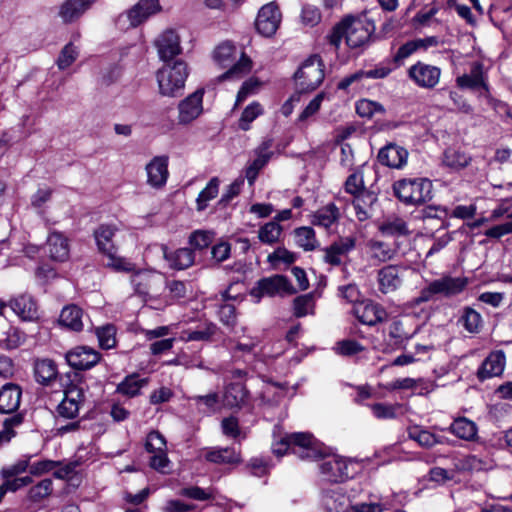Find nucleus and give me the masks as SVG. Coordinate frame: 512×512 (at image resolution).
Here are the masks:
<instances>
[{
	"instance_id": "de8ad7c7",
	"label": "nucleus",
	"mask_w": 512,
	"mask_h": 512,
	"mask_svg": "<svg viewBox=\"0 0 512 512\" xmlns=\"http://www.w3.org/2000/svg\"><path fill=\"white\" fill-rule=\"evenodd\" d=\"M236 47L230 42H224L217 46L214 51L215 61L223 68L232 64L236 58Z\"/></svg>"
},
{
	"instance_id": "1a4fd4ad",
	"label": "nucleus",
	"mask_w": 512,
	"mask_h": 512,
	"mask_svg": "<svg viewBox=\"0 0 512 512\" xmlns=\"http://www.w3.org/2000/svg\"><path fill=\"white\" fill-rule=\"evenodd\" d=\"M320 471L325 480L331 483H342L352 477L350 463L339 456L322 457Z\"/></svg>"
},
{
	"instance_id": "ddd939ff",
	"label": "nucleus",
	"mask_w": 512,
	"mask_h": 512,
	"mask_svg": "<svg viewBox=\"0 0 512 512\" xmlns=\"http://www.w3.org/2000/svg\"><path fill=\"white\" fill-rule=\"evenodd\" d=\"M441 69L418 61L408 69V77L421 88H434L440 79Z\"/></svg>"
},
{
	"instance_id": "c756f323",
	"label": "nucleus",
	"mask_w": 512,
	"mask_h": 512,
	"mask_svg": "<svg viewBox=\"0 0 512 512\" xmlns=\"http://www.w3.org/2000/svg\"><path fill=\"white\" fill-rule=\"evenodd\" d=\"M438 295L446 298L456 296L463 292L468 285L466 277L443 276L434 280Z\"/></svg>"
},
{
	"instance_id": "ea45409f",
	"label": "nucleus",
	"mask_w": 512,
	"mask_h": 512,
	"mask_svg": "<svg viewBox=\"0 0 512 512\" xmlns=\"http://www.w3.org/2000/svg\"><path fill=\"white\" fill-rule=\"evenodd\" d=\"M215 232L211 230H195L193 231L189 238L188 244L190 245V249L195 251H203L210 247L214 241Z\"/></svg>"
},
{
	"instance_id": "a211bd4d",
	"label": "nucleus",
	"mask_w": 512,
	"mask_h": 512,
	"mask_svg": "<svg viewBox=\"0 0 512 512\" xmlns=\"http://www.w3.org/2000/svg\"><path fill=\"white\" fill-rule=\"evenodd\" d=\"M320 504L327 512H347L350 500L344 489L337 486L322 489Z\"/></svg>"
},
{
	"instance_id": "0e129e2a",
	"label": "nucleus",
	"mask_w": 512,
	"mask_h": 512,
	"mask_svg": "<svg viewBox=\"0 0 512 512\" xmlns=\"http://www.w3.org/2000/svg\"><path fill=\"white\" fill-rule=\"evenodd\" d=\"M77 57V48L72 43L66 44L57 59L59 69L64 70L68 68L77 59Z\"/></svg>"
},
{
	"instance_id": "423d86ee",
	"label": "nucleus",
	"mask_w": 512,
	"mask_h": 512,
	"mask_svg": "<svg viewBox=\"0 0 512 512\" xmlns=\"http://www.w3.org/2000/svg\"><path fill=\"white\" fill-rule=\"evenodd\" d=\"M297 292L289 279L280 274L270 277L261 278L256 282V285L251 289V296L260 301L264 296H287L293 295Z\"/></svg>"
},
{
	"instance_id": "5701e85b",
	"label": "nucleus",
	"mask_w": 512,
	"mask_h": 512,
	"mask_svg": "<svg viewBox=\"0 0 512 512\" xmlns=\"http://www.w3.org/2000/svg\"><path fill=\"white\" fill-rule=\"evenodd\" d=\"M404 270L398 265H387L381 268L378 271L379 290L384 294L396 291L402 285Z\"/></svg>"
},
{
	"instance_id": "9b49d317",
	"label": "nucleus",
	"mask_w": 512,
	"mask_h": 512,
	"mask_svg": "<svg viewBox=\"0 0 512 512\" xmlns=\"http://www.w3.org/2000/svg\"><path fill=\"white\" fill-rule=\"evenodd\" d=\"M356 246V238L352 236L339 237L329 246L322 249L324 252L323 261L334 267L343 264V258L354 250Z\"/></svg>"
},
{
	"instance_id": "7c9ffc66",
	"label": "nucleus",
	"mask_w": 512,
	"mask_h": 512,
	"mask_svg": "<svg viewBox=\"0 0 512 512\" xmlns=\"http://www.w3.org/2000/svg\"><path fill=\"white\" fill-rule=\"evenodd\" d=\"M116 232L117 227L110 224H101L94 231L97 247L103 255L117 249L113 241Z\"/></svg>"
},
{
	"instance_id": "72a5a7b5",
	"label": "nucleus",
	"mask_w": 512,
	"mask_h": 512,
	"mask_svg": "<svg viewBox=\"0 0 512 512\" xmlns=\"http://www.w3.org/2000/svg\"><path fill=\"white\" fill-rule=\"evenodd\" d=\"M34 374L39 384L49 385L58 375L57 365L51 359H38L34 364Z\"/></svg>"
},
{
	"instance_id": "bb28decb",
	"label": "nucleus",
	"mask_w": 512,
	"mask_h": 512,
	"mask_svg": "<svg viewBox=\"0 0 512 512\" xmlns=\"http://www.w3.org/2000/svg\"><path fill=\"white\" fill-rule=\"evenodd\" d=\"M505 367V355L502 351H496L491 354L482 362L477 371V377L480 381L488 378L500 376Z\"/></svg>"
},
{
	"instance_id": "603ef678",
	"label": "nucleus",
	"mask_w": 512,
	"mask_h": 512,
	"mask_svg": "<svg viewBox=\"0 0 512 512\" xmlns=\"http://www.w3.org/2000/svg\"><path fill=\"white\" fill-rule=\"evenodd\" d=\"M261 114H263V108L260 103L252 102L249 104L239 119V128L243 131L250 129V124Z\"/></svg>"
},
{
	"instance_id": "6e6552de",
	"label": "nucleus",
	"mask_w": 512,
	"mask_h": 512,
	"mask_svg": "<svg viewBox=\"0 0 512 512\" xmlns=\"http://www.w3.org/2000/svg\"><path fill=\"white\" fill-rule=\"evenodd\" d=\"M84 402L85 393L83 388L73 383L69 384L64 390L62 401L56 407L57 419H76Z\"/></svg>"
},
{
	"instance_id": "e433bc0d",
	"label": "nucleus",
	"mask_w": 512,
	"mask_h": 512,
	"mask_svg": "<svg viewBox=\"0 0 512 512\" xmlns=\"http://www.w3.org/2000/svg\"><path fill=\"white\" fill-rule=\"evenodd\" d=\"M206 460L215 464H238L241 455L232 447L213 449L206 454Z\"/></svg>"
},
{
	"instance_id": "c03bdc74",
	"label": "nucleus",
	"mask_w": 512,
	"mask_h": 512,
	"mask_svg": "<svg viewBox=\"0 0 512 512\" xmlns=\"http://www.w3.org/2000/svg\"><path fill=\"white\" fill-rule=\"evenodd\" d=\"M469 333H478L482 325V317L479 312L471 307H464L458 320Z\"/></svg>"
},
{
	"instance_id": "69168bd1",
	"label": "nucleus",
	"mask_w": 512,
	"mask_h": 512,
	"mask_svg": "<svg viewBox=\"0 0 512 512\" xmlns=\"http://www.w3.org/2000/svg\"><path fill=\"white\" fill-rule=\"evenodd\" d=\"M349 19H345V17L337 23L331 30V32L327 35V40L330 45L334 46L335 49H338L343 37L346 38V23H348Z\"/></svg>"
},
{
	"instance_id": "4468645a",
	"label": "nucleus",
	"mask_w": 512,
	"mask_h": 512,
	"mask_svg": "<svg viewBox=\"0 0 512 512\" xmlns=\"http://www.w3.org/2000/svg\"><path fill=\"white\" fill-rule=\"evenodd\" d=\"M65 359L75 370H89L100 361L101 355L90 347L77 346L65 354Z\"/></svg>"
},
{
	"instance_id": "5fc2aeb1",
	"label": "nucleus",
	"mask_w": 512,
	"mask_h": 512,
	"mask_svg": "<svg viewBox=\"0 0 512 512\" xmlns=\"http://www.w3.org/2000/svg\"><path fill=\"white\" fill-rule=\"evenodd\" d=\"M96 335L99 341V345L102 349H111L115 347L116 329L113 325L108 324L106 326L97 328Z\"/></svg>"
},
{
	"instance_id": "f03ea898",
	"label": "nucleus",
	"mask_w": 512,
	"mask_h": 512,
	"mask_svg": "<svg viewBox=\"0 0 512 512\" xmlns=\"http://www.w3.org/2000/svg\"><path fill=\"white\" fill-rule=\"evenodd\" d=\"M432 181L427 178H405L393 184L394 195L406 205H421L432 199Z\"/></svg>"
},
{
	"instance_id": "338daca9",
	"label": "nucleus",
	"mask_w": 512,
	"mask_h": 512,
	"mask_svg": "<svg viewBox=\"0 0 512 512\" xmlns=\"http://www.w3.org/2000/svg\"><path fill=\"white\" fill-rule=\"evenodd\" d=\"M345 191L353 196L359 194L362 190H367L364 186L363 177L359 172H354L348 176L344 184Z\"/></svg>"
},
{
	"instance_id": "a19ab883",
	"label": "nucleus",
	"mask_w": 512,
	"mask_h": 512,
	"mask_svg": "<svg viewBox=\"0 0 512 512\" xmlns=\"http://www.w3.org/2000/svg\"><path fill=\"white\" fill-rule=\"evenodd\" d=\"M409 439L416 441L423 448H431L441 440L433 433L421 429L419 426H411L407 429Z\"/></svg>"
},
{
	"instance_id": "09e8293b",
	"label": "nucleus",
	"mask_w": 512,
	"mask_h": 512,
	"mask_svg": "<svg viewBox=\"0 0 512 512\" xmlns=\"http://www.w3.org/2000/svg\"><path fill=\"white\" fill-rule=\"evenodd\" d=\"M219 191V179L217 177L212 178L207 186L199 193L197 197V210L203 211L207 208L208 202L214 199Z\"/></svg>"
},
{
	"instance_id": "37998d69",
	"label": "nucleus",
	"mask_w": 512,
	"mask_h": 512,
	"mask_svg": "<svg viewBox=\"0 0 512 512\" xmlns=\"http://www.w3.org/2000/svg\"><path fill=\"white\" fill-rule=\"evenodd\" d=\"M296 244L305 251H313L317 247V239L313 228L303 226L294 230Z\"/></svg>"
},
{
	"instance_id": "3c124183",
	"label": "nucleus",
	"mask_w": 512,
	"mask_h": 512,
	"mask_svg": "<svg viewBox=\"0 0 512 512\" xmlns=\"http://www.w3.org/2000/svg\"><path fill=\"white\" fill-rule=\"evenodd\" d=\"M53 491V482L50 478H45L32 486L28 491V499L31 502H40L51 495Z\"/></svg>"
},
{
	"instance_id": "0eeeda50",
	"label": "nucleus",
	"mask_w": 512,
	"mask_h": 512,
	"mask_svg": "<svg viewBox=\"0 0 512 512\" xmlns=\"http://www.w3.org/2000/svg\"><path fill=\"white\" fill-rule=\"evenodd\" d=\"M418 332L413 328L410 320L394 318L387 328V335L384 338L387 351L405 349L407 343Z\"/></svg>"
},
{
	"instance_id": "412c9836",
	"label": "nucleus",
	"mask_w": 512,
	"mask_h": 512,
	"mask_svg": "<svg viewBox=\"0 0 512 512\" xmlns=\"http://www.w3.org/2000/svg\"><path fill=\"white\" fill-rule=\"evenodd\" d=\"M353 311L359 322L368 326H374L387 318L385 309L372 301L355 305Z\"/></svg>"
},
{
	"instance_id": "79ce46f5",
	"label": "nucleus",
	"mask_w": 512,
	"mask_h": 512,
	"mask_svg": "<svg viewBox=\"0 0 512 512\" xmlns=\"http://www.w3.org/2000/svg\"><path fill=\"white\" fill-rule=\"evenodd\" d=\"M470 161L469 156L454 148H447L443 153V164L453 170L465 168Z\"/></svg>"
},
{
	"instance_id": "a878e982",
	"label": "nucleus",
	"mask_w": 512,
	"mask_h": 512,
	"mask_svg": "<svg viewBox=\"0 0 512 512\" xmlns=\"http://www.w3.org/2000/svg\"><path fill=\"white\" fill-rule=\"evenodd\" d=\"M22 397L21 388L14 383H7L0 389V413L12 414L20 406Z\"/></svg>"
},
{
	"instance_id": "4d7b16f0",
	"label": "nucleus",
	"mask_w": 512,
	"mask_h": 512,
	"mask_svg": "<svg viewBox=\"0 0 512 512\" xmlns=\"http://www.w3.org/2000/svg\"><path fill=\"white\" fill-rule=\"evenodd\" d=\"M107 258L105 265L119 272H130L134 269V265L125 258L117 256V249L104 254Z\"/></svg>"
},
{
	"instance_id": "6e6d98bb",
	"label": "nucleus",
	"mask_w": 512,
	"mask_h": 512,
	"mask_svg": "<svg viewBox=\"0 0 512 512\" xmlns=\"http://www.w3.org/2000/svg\"><path fill=\"white\" fill-rule=\"evenodd\" d=\"M273 142L271 139L263 141L260 146L256 149V158L252 161V165L259 171L266 166L271 159L273 152L270 151Z\"/></svg>"
},
{
	"instance_id": "052dcab7",
	"label": "nucleus",
	"mask_w": 512,
	"mask_h": 512,
	"mask_svg": "<svg viewBox=\"0 0 512 512\" xmlns=\"http://www.w3.org/2000/svg\"><path fill=\"white\" fill-rule=\"evenodd\" d=\"M24 421L22 413H16L13 416L6 418L3 422V431L0 433V440L9 442L12 437L16 435L13 427L19 426Z\"/></svg>"
},
{
	"instance_id": "2f4dec72",
	"label": "nucleus",
	"mask_w": 512,
	"mask_h": 512,
	"mask_svg": "<svg viewBox=\"0 0 512 512\" xmlns=\"http://www.w3.org/2000/svg\"><path fill=\"white\" fill-rule=\"evenodd\" d=\"M83 311L77 305L65 306L59 317V324L71 331L79 332L83 329Z\"/></svg>"
},
{
	"instance_id": "b1692460",
	"label": "nucleus",
	"mask_w": 512,
	"mask_h": 512,
	"mask_svg": "<svg viewBox=\"0 0 512 512\" xmlns=\"http://www.w3.org/2000/svg\"><path fill=\"white\" fill-rule=\"evenodd\" d=\"M408 152L396 144H387L378 152L377 159L381 165L389 168H401L406 164Z\"/></svg>"
},
{
	"instance_id": "f8f14e48",
	"label": "nucleus",
	"mask_w": 512,
	"mask_h": 512,
	"mask_svg": "<svg viewBox=\"0 0 512 512\" xmlns=\"http://www.w3.org/2000/svg\"><path fill=\"white\" fill-rule=\"evenodd\" d=\"M280 21L281 13L278 6L268 3L259 10L255 27L261 35L271 37L277 31Z\"/></svg>"
},
{
	"instance_id": "4c0bfd02",
	"label": "nucleus",
	"mask_w": 512,
	"mask_h": 512,
	"mask_svg": "<svg viewBox=\"0 0 512 512\" xmlns=\"http://www.w3.org/2000/svg\"><path fill=\"white\" fill-rule=\"evenodd\" d=\"M251 69V59L244 52H241L239 60L233 63L225 73L221 74L218 77V79L219 81H224L228 79H240L244 77L246 74H248Z\"/></svg>"
},
{
	"instance_id": "e2e57ef3",
	"label": "nucleus",
	"mask_w": 512,
	"mask_h": 512,
	"mask_svg": "<svg viewBox=\"0 0 512 512\" xmlns=\"http://www.w3.org/2000/svg\"><path fill=\"white\" fill-rule=\"evenodd\" d=\"M448 216V209L442 206H426L422 210V218L423 220L427 219H438L442 222L441 228H448L449 223L445 221Z\"/></svg>"
},
{
	"instance_id": "13d9d810",
	"label": "nucleus",
	"mask_w": 512,
	"mask_h": 512,
	"mask_svg": "<svg viewBox=\"0 0 512 512\" xmlns=\"http://www.w3.org/2000/svg\"><path fill=\"white\" fill-rule=\"evenodd\" d=\"M145 449L149 453L164 452L167 449V443L164 436L156 430L148 433L145 443Z\"/></svg>"
},
{
	"instance_id": "f3484780",
	"label": "nucleus",
	"mask_w": 512,
	"mask_h": 512,
	"mask_svg": "<svg viewBox=\"0 0 512 512\" xmlns=\"http://www.w3.org/2000/svg\"><path fill=\"white\" fill-rule=\"evenodd\" d=\"M203 95L204 89H197L179 103V123L188 124L200 116L203 111Z\"/></svg>"
},
{
	"instance_id": "864d4df0",
	"label": "nucleus",
	"mask_w": 512,
	"mask_h": 512,
	"mask_svg": "<svg viewBox=\"0 0 512 512\" xmlns=\"http://www.w3.org/2000/svg\"><path fill=\"white\" fill-rule=\"evenodd\" d=\"M314 307V297L312 293L297 296L293 300V314L300 318L306 316Z\"/></svg>"
},
{
	"instance_id": "cd10ccee",
	"label": "nucleus",
	"mask_w": 512,
	"mask_h": 512,
	"mask_svg": "<svg viewBox=\"0 0 512 512\" xmlns=\"http://www.w3.org/2000/svg\"><path fill=\"white\" fill-rule=\"evenodd\" d=\"M47 249L50 259L64 262L69 258L68 239L60 232H52L47 238Z\"/></svg>"
},
{
	"instance_id": "a18cd8bd",
	"label": "nucleus",
	"mask_w": 512,
	"mask_h": 512,
	"mask_svg": "<svg viewBox=\"0 0 512 512\" xmlns=\"http://www.w3.org/2000/svg\"><path fill=\"white\" fill-rule=\"evenodd\" d=\"M379 230L383 235L397 237L407 236L410 233L406 221L399 217L387 219L381 224Z\"/></svg>"
},
{
	"instance_id": "dca6fc26",
	"label": "nucleus",
	"mask_w": 512,
	"mask_h": 512,
	"mask_svg": "<svg viewBox=\"0 0 512 512\" xmlns=\"http://www.w3.org/2000/svg\"><path fill=\"white\" fill-rule=\"evenodd\" d=\"M456 85L460 89L484 90L485 94L489 93V85L487 76L484 72V65L479 61L471 64L470 73L463 74L456 78Z\"/></svg>"
},
{
	"instance_id": "f704fd0d",
	"label": "nucleus",
	"mask_w": 512,
	"mask_h": 512,
	"mask_svg": "<svg viewBox=\"0 0 512 512\" xmlns=\"http://www.w3.org/2000/svg\"><path fill=\"white\" fill-rule=\"evenodd\" d=\"M340 218L338 207L334 203H329L323 208L315 212L312 219V224L320 226L325 229L330 228Z\"/></svg>"
},
{
	"instance_id": "39448f33",
	"label": "nucleus",
	"mask_w": 512,
	"mask_h": 512,
	"mask_svg": "<svg viewBox=\"0 0 512 512\" xmlns=\"http://www.w3.org/2000/svg\"><path fill=\"white\" fill-rule=\"evenodd\" d=\"M349 19L346 23V44L352 48H360L368 45L375 32V24L366 17L345 16Z\"/></svg>"
},
{
	"instance_id": "7ed1b4c3",
	"label": "nucleus",
	"mask_w": 512,
	"mask_h": 512,
	"mask_svg": "<svg viewBox=\"0 0 512 512\" xmlns=\"http://www.w3.org/2000/svg\"><path fill=\"white\" fill-rule=\"evenodd\" d=\"M324 68L320 55H310L294 73L297 91L303 93L317 89L325 78Z\"/></svg>"
},
{
	"instance_id": "20e7f679",
	"label": "nucleus",
	"mask_w": 512,
	"mask_h": 512,
	"mask_svg": "<svg viewBox=\"0 0 512 512\" xmlns=\"http://www.w3.org/2000/svg\"><path fill=\"white\" fill-rule=\"evenodd\" d=\"M278 445L291 447L292 453L302 460H317L324 456L322 445L309 432L288 434L278 442Z\"/></svg>"
},
{
	"instance_id": "680f3d73",
	"label": "nucleus",
	"mask_w": 512,
	"mask_h": 512,
	"mask_svg": "<svg viewBox=\"0 0 512 512\" xmlns=\"http://www.w3.org/2000/svg\"><path fill=\"white\" fill-rule=\"evenodd\" d=\"M231 255V245L227 241H220L211 247V261L214 265H220Z\"/></svg>"
},
{
	"instance_id": "393cba45",
	"label": "nucleus",
	"mask_w": 512,
	"mask_h": 512,
	"mask_svg": "<svg viewBox=\"0 0 512 512\" xmlns=\"http://www.w3.org/2000/svg\"><path fill=\"white\" fill-rule=\"evenodd\" d=\"M10 308L24 321H35L39 318L36 301L31 295L22 294L9 301Z\"/></svg>"
},
{
	"instance_id": "774afa93",
	"label": "nucleus",
	"mask_w": 512,
	"mask_h": 512,
	"mask_svg": "<svg viewBox=\"0 0 512 512\" xmlns=\"http://www.w3.org/2000/svg\"><path fill=\"white\" fill-rule=\"evenodd\" d=\"M372 256L379 261L385 262L393 257L394 251L384 242L375 241L370 245Z\"/></svg>"
},
{
	"instance_id": "aec40b11",
	"label": "nucleus",
	"mask_w": 512,
	"mask_h": 512,
	"mask_svg": "<svg viewBox=\"0 0 512 512\" xmlns=\"http://www.w3.org/2000/svg\"><path fill=\"white\" fill-rule=\"evenodd\" d=\"M250 392L245 384L239 382H231L224 387L222 403L229 409H241L248 405Z\"/></svg>"
},
{
	"instance_id": "c85d7f7f",
	"label": "nucleus",
	"mask_w": 512,
	"mask_h": 512,
	"mask_svg": "<svg viewBox=\"0 0 512 512\" xmlns=\"http://www.w3.org/2000/svg\"><path fill=\"white\" fill-rule=\"evenodd\" d=\"M377 199V195L368 189L362 190L359 194L354 196L352 204L359 221L363 222L372 217L373 206L377 202Z\"/></svg>"
},
{
	"instance_id": "58836bf2",
	"label": "nucleus",
	"mask_w": 512,
	"mask_h": 512,
	"mask_svg": "<svg viewBox=\"0 0 512 512\" xmlns=\"http://www.w3.org/2000/svg\"><path fill=\"white\" fill-rule=\"evenodd\" d=\"M147 383L148 380L139 378L138 374L128 375L117 385L116 392L128 397H135Z\"/></svg>"
},
{
	"instance_id": "bf43d9fd",
	"label": "nucleus",
	"mask_w": 512,
	"mask_h": 512,
	"mask_svg": "<svg viewBox=\"0 0 512 512\" xmlns=\"http://www.w3.org/2000/svg\"><path fill=\"white\" fill-rule=\"evenodd\" d=\"M217 314L221 323L226 327L233 329L236 326L237 314L234 305L229 303L221 304L219 306Z\"/></svg>"
},
{
	"instance_id": "c9c22d12",
	"label": "nucleus",
	"mask_w": 512,
	"mask_h": 512,
	"mask_svg": "<svg viewBox=\"0 0 512 512\" xmlns=\"http://www.w3.org/2000/svg\"><path fill=\"white\" fill-rule=\"evenodd\" d=\"M449 431L456 437L466 441H472L477 436L476 424L465 417L455 419L450 425Z\"/></svg>"
},
{
	"instance_id": "4be33fe9",
	"label": "nucleus",
	"mask_w": 512,
	"mask_h": 512,
	"mask_svg": "<svg viewBox=\"0 0 512 512\" xmlns=\"http://www.w3.org/2000/svg\"><path fill=\"white\" fill-rule=\"evenodd\" d=\"M147 183L153 188L165 186L168 179V157L156 156L147 165Z\"/></svg>"
},
{
	"instance_id": "49530a36",
	"label": "nucleus",
	"mask_w": 512,
	"mask_h": 512,
	"mask_svg": "<svg viewBox=\"0 0 512 512\" xmlns=\"http://www.w3.org/2000/svg\"><path fill=\"white\" fill-rule=\"evenodd\" d=\"M216 331L217 326L209 322L205 323L202 327H198L196 330L183 331V339L186 341H210Z\"/></svg>"
},
{
	"instance_id": "f257e3e1",
	"label": "nucleus",
	"mask_w": 512,
	"mask_h": 512,
	"mask_svg": "<svg viewBox=\"0 0 512 512\" xmlns=\"http://www.w3.org/2000/svg\"><path fill=\"white\" fill-rule=\"evenodd\" d=\"M189 75L188 66L183 60H175L165 65L157 72L159 92L163 96H181Z\"/></svg>"
},
{
	"instance_id": "9d476101",
	"label": "nucleus",
	"mask_w": 512,
	"mask_h": 512,
	"mask_svg": "<svg viewBox=\"0 0 512 512\" xmlns=\"http://www.w3.org/2000/svg\"><path fill=\"white\" fill-rule=\"evenodd\" d=\"M159 10V0H139L125 15H119L116 24L121 26L122 22L128 20L129 27H137Z\"/></svg>"
},
{
	"instance_id": "473e14b6",
	"label": "nucleus",
	"mask_w": 512,
	"mask_h": 512,
	"mask_svg": "<svg viewBox=\"0 0 512 512\" xmlns=\"http://www.w3.org/2000/svg\"><path fill=\"white\" fill-rule=\"evenodd\" d=\"M94 0H66L59 11L65 23L78 19L93 3Z\"/></svg>"
},
{
	"instance_id": "6ab92c4d",
	"label": "nucleus",
	"mask_w": 512,
	"mask_h": 512,
	"mask_svg": "<svg viewBox=\"0 0 512 512\" xmlns=\"http://www.w3.org/2000/svg\"><path fill=\"white\" fill-rule=\"evenodd\" d=\"M161 251L169 267L173 270H186L195 263V253L189 247L170 250L167 245H161Z\"/></svg>"
},
{
	"instance_id": "2eb2a0df",
	"label": "nucleus",
	"mask_w": 512,
	"mask_h": 512,
	"mask_svg": "<svg viewBox=\"0 0 512 512\" xmlns=\"http://www.w3.org/2000/svg\"><path fill=\"white\" fill-rule=\"evenodd\" d=\"M159 57L165 63H170L177 55L181 54L179 35L172 29L165 30L155 41Z\"/></svg>"
},
{
	"instance_id": "8fccbe9b",
	"label": "nucleus",
	"mask_w": 512,
	"mask_h": 512,
	"mask_svg": "<svg viewBox=\"0 0 512 512\" xmlns=\"http://www.w3.org/2000/svg\"><path fill=\"white\" fill-rule=\"evenodd\" d=\"M281 233V225L276 221H270L259 229L258 238L262 243L274 244L278 242Z\"/></svg>"
}]
</instances>
